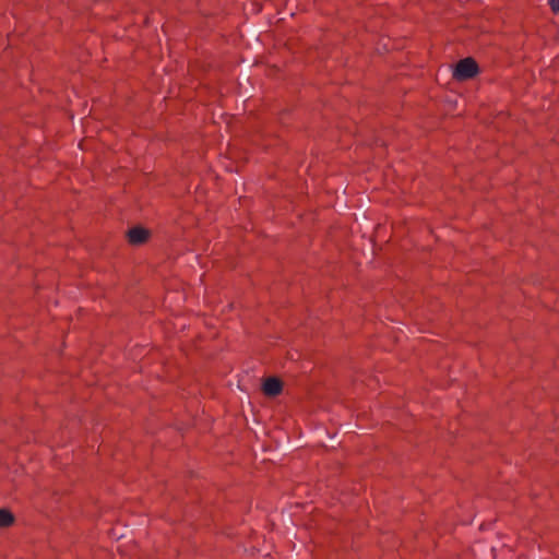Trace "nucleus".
<instances>
[{
  "label": "nucleus",
  "mask_w": 559,
  "mask_h": 559,
  "mask_svg": "<svg viewBox=\"0 0 559 559\" xmlns=\"http://www.w3.org/2000/svg\"><path fill=\"white\" fill-rule=\"evenodd\" d=\"M479 72V67L476 60L472 57L461 59L454 67L453 79L459 82L467 81L476 76Z\"/></svg>",
  "instance_id": "obj_1"
},
{
  "label": "nucleus",
  "mask_w": 559,
  "mask_h": 559,
  "mask_svg": "<svg viewBox=\"0 0 559 559\" xmlns=\"http://www.w3.org/2000/svg\"><path fill=\"white\" fill-rule=\"evenodd\" d=\"M151 231L144 227L135 226L127 231L128 242L132 246H141L148 241Z\"/></svg>",
  "instance_id": "obj_2"
},
{
  "label": "nucleus",
  "mask_w": 559,
  "mask_h": 559,
  "mask_svg": "<svg viewBox=\"0 0 559 559\" xmlns=\"http://www.w3.org/2000/svg\"><path fill=\"white\" fill-rule=\"evenodd\" d=\"M283 381L277 377H269L262 383V392L265 396L275 397L283 391Z\"/></svg>",
  "instance_id": "obj_3"
},
{
  "label": "nucleus",
  "mask_w": 559,
  "mask_h": 559,
  "mask_svg": "<svg viewBox=\"0 0 559 559\" xmlns=\"http://www.w3.org/2000/svg\"><path fill=\"white\" fill-rule=\"evenodd\" d=\"M14 514L9 509H0V527H10L14 524Z\"/></svg>",
  "instance_id": "obj_4"
},
{
  "label": "nucleus",
  "mask_w": 559,
  "mask_h": 559,
  "mask_svg": "<svg viewBox=\"0 0 559 559\" xmlns=\"http://www.w3.org/2000/svg\"><path fill=\"white\" fill-rule=\"evenodd\" d=\"M549 5L554 13H559V0H549Z\"/></svg>",
  "instance_id": "obj_5"
}]
</instances>
